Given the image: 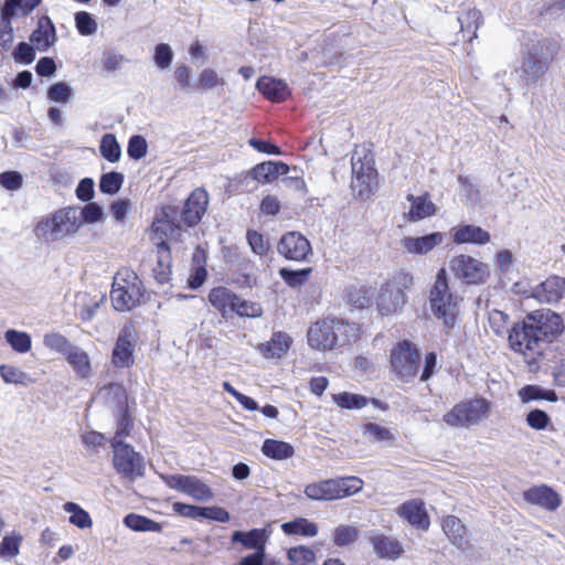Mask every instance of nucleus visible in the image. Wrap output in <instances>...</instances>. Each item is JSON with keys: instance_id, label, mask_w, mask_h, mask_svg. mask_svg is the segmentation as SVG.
I'll return each instance as SVG.
<instances>
[{"instance_id": "f257e3e1", "label": "nucleus", "mask_w": 565, "mask_h": 565, "mask_svg": "<svg viewBox=\"0 0 565 565\" xmlns=\"http://www.w3.org/2000/svg\"><path fill=\"white\" fill-rule=\"evenodd\" d=\"M563 330V320L558 313L550 309L534 310L512 327L508 338L509 347L531 365L537 362L547 345Z\"/></svg>"}, {"instance_id": "f03ea898", "label": "nucleus", "mask_w": 565, "mask_h": 565, "mask_svg": "<svg viewBox=\"0 0 565 565\" xmlns=\"http://www.w3.org/2000/svg\"><path fill=\"white\" fill-rule=\"evenodd\" d=\"M358 335L359 330L354 323L333 318L310 326L307 340L312 349L328 351L350 344Z\"/></svg>"}, {"instance_id": "7ed1b4c3", "label": "nucleus", "mask_w": 565, "mask_h": 565, "mask_svg": "<svg viewBox=\"0 0 565 565\" xmlns=\"http://www.w3.org/2000/svg\"><path fill=\"white\" fill-rule=\"evenodd\" d=\"M559 44L553 39H544L527 49L522 57L521 66L515 72L521 73L525 85L535 84L550 67V63L559 52Z\"/></svg>"}, {"instance_id": "20e7f679", "label": "nucleus", "mask_w": 565, "mask_h": 565, "mask_svg": "<svg viewBox=\"0 0 565 565\" xmlns=\"http://www.w3.org/2000/svg\"><path fill=\"white\" fill-rule=\"evenodd\" d=\"M429 302L437 319L443 321L447 334L454 329L458 312V302L450 292L445 268H440L436 275L435 284L430 290Z\"/></svg>"}, {"instance_id": "39448f33", "label": "nucleus", "mask_w": 565, "mask_h": 565, "mask_svg": "<svg viewBox=\"0 0 565 565\" xmlns=\"http://www.w3.org/2000/svg\"><path fill=\"white\" fill-rule=\"evenodd\" d=\"M363 480L359 477H340L310 483L305 494L316 501H333L351 497L363 489Z\"/></svg>"}, {"instance_id": "423d86ee", "label": "nucleus", "mask_w": 565, "mask_h": 565, "mask_svg": "<svg viewBox=\"0 0 565 565\" xmlns=\"http://www.w3.org/2000/svg\"><path fill=\"white\" fill-rule=\"evenodd\" d=\"M81 223L79 210L77 207H67L39 222L35 233L47 242H54L76 233Z\"/></svg>"}, {"instance_id": "0eeeda50", "label": "nucleus", "mask_w": 565, "mask_h": 565, "mask_svg": "<svg viewBox=\"0 0 565 565\" xmlns=\"http://www.w3.org/2000/svg\"><path fill=\"white\" fill-rule=\"evenodd\" d=\"M140 286L141 281L132 270H119L114 277L110 291V300L115 310L121 312L131 310L142 296Z\"/></svg>"}, {"instance_id": "6e6552de", "label": "nucleus", "mask_w": 565, "mask_h": 565, "mask_svg": "<svg viewBox=\"0 0 565 565\" xmlns=\"http://www.w3.org/2000/svg\"><path fill=\"white\" fill-rule=\"evenodd\" d=\"M352 181L351 189L360 199H366L371 194L376 177L374 157L365 148H356L351 158Z\"/></svg>"}, {"instance_id": "1a4fd4ad", "label": "nucleus", "mask_w": 565, "mask_h": 565, "mask_svg": "<svg viewBox=\"0 0 565 565\" xmlns=\"http://www.w3.org/2000/svg\"><path fill=\"white\" fill-rule=\"evenodd\" d=\"M489 403L484 398H475L456 404L443 420L454 428H469L487 418Z\"/></svg>"}, {"instance_id": "9d476101", "label": "nucleus", "mask_w": 565, "mask_h": 565, "mask_svg": "<svg viewBox=\"0 0 565 565\" xmlns=\"http://www.w3.org/2000/svg\"><path fill=\"white\" fill-rule=\"evenodd\" d=\"M111 447L114 450V467L118 473L130 481L143 476V458L130 445L121 440V431L114 436Z\"/></svg>"}, {"instance_id": "9b49d317", "label": "nucleus", "mask_w": 565, "mask_h": 565, "mask_svg": "<svg viewBox=\"0 0 565 565\" xmlns=\"http://www.w3.org/2000/svg\"><path fill=\"white\" fill-rule=\"evenodd\" d=\"M41 2L29 0H4L0 9V45L9 49L13 42L12 20L28 17Z\"/></svg>"}, {"instance_id": "f8f14e48", "label": "nucleus", "mask_w": 565, "mask_h": 565, "mask_svg": "<svg viewBox=\"0 0 565 565\" xmlns=\"http://www.w3.org/2000/svg\"><path fill=\"white\" fill-rule=\"evenodd\" d=\"M420 354L416 345L409 341H402L391 351L393 371L403 382H411L419 370Z\"/></svg>"}, {"instance_id": "ddd939ff", "label": "nucleus", "mask_w": 565, "mask_h": 565, "mask_svg": "<svg viewBox=\"0 0 565 565\" xmlns=\"http://www.w3.org/2000/svg\"><path fill=\"white\" fill-rule=\"evenodd\" d=\"M152 237L153 244L157 246L158 252V260L157 265L153 267L152 273L156 281L160 285H163L170 280L171 275V266H170V248L167 242L160 235V232L167 235V231L170 230L171 236L177 232L180 235L181 228L177 226L175 228L168 222L160 221L158 223L152 224Z\"/></svg>"}, {"instance_id": "4468645a", "label": "nucleus", "mask_w": 565, "mask_h": 565, "mask_svg": "<svg viewBox=\"0 0 565 565\" xmlns=\"http://www.w3.org/2000/svg\"><path fill=\"white\" fill-rule=\"evenodd\" d=\"M449 268L456 278L470 285L483 284L489 276L486 264L465 254L454 256L449 263Z\"/></svg>"}, {"instance_id": "2eb2a0df", "label": "nucleus", "mask_w": 565, "mask_h": 565, "mask_svg": "<svg viewBox=\"0 0 565 565\" xmlns=\"http://www.w3.org/2000/svg\"><path fill=\"white\" fill-rule=\"evenodd\" d=\"M162 479L169 488L191 495L195 500L209 501L213 498V492L207 484L194 476L170 475Z\"/></svg>"}, {"instance_id": "dca6fc26", "label": "nucleus", "mask_w": 565, "mask_h": 565, "mask_svg": "<svg viewBox=\"0 0 565 565\" xmlns=\"http://www.w3.org/2000/svg\"><path fill=\"white\" fill-rule=\"evenodd\" d=\"M137 341V331L131 324L125 326L116 340L111 354L116 367H130L134 364V351Z\"/></svg>"}, {"instance_id": "f3484780", "label": "nucleus", "mask_w": 565, "mask_h": 565, "mask_svg": "<svg viewBox=\"0 0 565 565\" xmlns=\"http://www.w3.org/2000/svg\"><path fill=\"white\" fill-rule=\"evenodd\" d=\"M277 250L286 259L303 262L311 253V245L302 234L288 232L279 239Z\"/></svg>"}, {"instance_id": "a211bd4d", "label": "nucleus", "mask_w": 565, "mask_h": 565, "mask_svg": "<svg viewBox=\"0 0 565 565\" xmlns=\"http://www.w3.org/2000/svg\"><path fill=\"white\" fill-rule=\"evenodd\" d=\"M375 555L382 559H397L404 552L402 543L390 535L372 530L365 533Z\"/></svg>"}, {"instance_id": "6ab92c4d", "label": "nucleus", "mask_w": 565, "mask_h": 565, "mask_svg": "<svg viewBox=\"0 0 565 565\" xmlns=\"http://www.w3.org/2000/svg\"><path fill=\"white\" fill-rule=\"evenodd\" d=\"M396 513L408 524L419 530L427 531L430 525L425 504L419 499H412L402 503L396 509Z\"/></svg>"}, {"instance_id": "aec40b11", "label": "nucleus", "mask_w": 565, "mask_h": 565, "mask_svg": "<svg viewBox=\"0 0 565 565\" xmlns=\"http://www.w3.org/2000/svg\"><path fill=\"white\" fill-rule=\"evenodd\" d=\"M209 204L207 192L203 189L194 190L188 198L182 211V221L188 226H195L206 212Z\"/></svg>"}, {"instance_id": "412c9836", "label": "nucleus", "mask_w": 565, "mask_h": 565, "mask_svg": "<svg viewBox=\"0 0 565 565\" xmlns=\"http://www.w3.org/2000/svg\"><path fill=\"white\" fill-rule=\"evenodd\" d=\"M523 499L530 504L541 507L548 511H555L562 504L559 494L545 484L525 490L523 492Z\"/></svg>"}, {"instance_id": "4be33fe9", "label": "nucleus", "mask_w": 565, "mask_h": 565, "mask_svg": "<svg viewBox=\"0 0 565 565\" xmlns=\"http://www.w3.org/2000/svg\"><path fill=\"white\" fill-rule=\"evenodd\" d=\"M406 302L405 292L392 288L386 282L379 290L376 308L381 316L396 313Z\"/></svg>"}, {"instance_id": "5701e85b", "label": "nucleus", "mask_w": 565, "mask_h": 565, "mask_svg": "<svg viewBox=\"0 0 565 565\" xmlns=\"http://www.w3.org/2000/svg\"><path fill=\"white\" fill-rule=\"evenodd\" d=\"M174 510L181 515L195 520L209 519L225 523L231 519L230 513L220 507H196L185 503H175Z\"/></svg>"}, {"instance_id": "b1692460", "label": "nucleus", "mask_w": 565, "mask_h": 565, "mask_svg": "<svg viewBox=\"0 0 565 565\" xmlns=\"http://www.w3.org/2000/svg\"><path fill=\"white\" fill-rule=\"evenodd\" d=\"M565 294V279L558 276L548 277L533 289V297L540 302H558Z\"/></svg>"}, {"instance_id": "393cba45", "label": "nucleus", "mask_w": 565, "mask_h": 565, "mask_svg": "<svg viewBox=\"0 0 565 565\" xmlns=\"http://www.w3.org/2000/svg\"><path fill=\"white\" fill-rule=\"evenodd\" d=\"M445 234L440 232H434L419 237H404L401 244L403 248L409 254L425 255L431 252L436 246L443 244Z\"/></svg>"}, {"instance_id": "a878e982", "label": "nucleus", "mask_w": 565, "mask_h": 565, "mask_svg": "<svg viewBox=\"0 0 565 565\" xmlns=\"http://www.w3.org/2000/svg\"><path fill=\"white\" fill-rule=\"evenodd\" d=\"M450 234L456 244L484 245L490 242V234L480 226L472 224L455 226Z\"/></svg>"}, {"instance_id": "bb28decb", "label": "nucleus", "mask_w": 565, "mask_h": 565, "mask_svg": "<svg viewBox=\"0 0 565 565\" xmlns=\"http://www.w3.org/2000/svg\"><path fill=\"white\" fill-rule=\"evenodd\" d=\"M56 41L55 26L52 20L44 15L39 19L36 29L30 35V42L39 51H47Z\"/></svg>"}, {"instance_id": "cd10ccee", "label": "nucleus", "mask_w": 565, "mask_h": 565, "mask_svg": "<svg viewBox=\"0 0 565 565\" xmlns=\"http://www.w3.org/2000/svg\"><path fill=\"white\" fill-rule=\"evenodd\" d=\"M256 87L271 102H282L290 95V89L284 81L270 76L260 77Z\"/></svg>"}, {"instance_id": "c85d7f7f", "label": "nucleus", "mask_w": 565, "mask_h": 565, "mask_svg": "<svg viewBox=\"0 0 565 565\" xmlns=\"http://www.w3.org/2000/svg\"><path fill=\"white\" fill-rule=\"evenodd\" d=\"M443 530L449 541L458 548L465 551L470 547L467 530L461 520L455 515H448L443 520Z\"/></svg>"}, {"instance_id": "c756f323", "label": "nucleus", "mask_w": 565, "mask_h": 565, "mask_svg": "<svg viewBox=\"0 0 565 565\" xmlns=\"http://www.w3.org/2000/svg\"><path fill=\"white\" fill-rule=\"evenodd\" d=\"M407 200L411 202L407 215L408 220L412 222L424 220L436 213V205L427 193L418 196L409 194L407 195Z\"/></svg>"}, {"instance_id": "7c9ffc66", "label": "nucleus", "mask_w": 565, "mask_h": 565, "mask_svg": "<svg viewBox=\"0 0 565 565\" xmlns=\"http://www.w3.org/2000/svg\"><path fill=\"white\" fill-rule=\"evenodd\" d=\"M289 172V167L280 161H266L257 164L252 170L253 178L263 183H270L279 175H285Z\"/></svg>"}, {"instance_id": "2f4dec72", "label": "nucleus", "mask_w": 565, "mask_h": 565, "mask_svg": "<svg viewBox=\"0 0 565 565\" xmlns=\"http://www.w3.org/2000/svg\"><path fill=\"white\" fill-rule=\"evenodd\" d=\"M462 40L472 41L477 38V30L481 21V12L476 8H468L462 10L458 18Z\"/></svg>"}, {"instance_id": "473e14b6", "label": "nucleus", "mask_w": 565, "mask_h": 565, "mask_svg": "<svg viewBox=\"0 0 565 565\" xmlns=\"http://www.w3.org/2000/svg\"><path fill=\"white\" fill-rule=\"evenodd\" d=\"M64 358L78 377L87 379L90 376V359L87 352L83 349L77 345H73Z\"/></svg>"}, {"instance_id": "72a5a7b5", "label": "nucleus", "mask_w": 565, "mask_h": 565, "mask_svg": "<svg viewBox=\"0 0 565 565\" xmlns=\"http://www.w3.org/2000/svg\"><path fill=\"white\" fill-rule=\"evenodd\" d=\"M291 339L285 332H275L269 341L263 343L259 351L266 359H279L289 349Z\"/></svg>"}, {"instance_id": "f704fd0d", "label": "nucleus", "mask_w": 565, "mask_h": 565, "mask_svg": "<svg viewBox=\"0 0 565 565\" xmlns=\"http://www.w3.org/2000/svg\"><path fill=\"white\" fill-rule=\"evenodd\" d=\"M265 532L259 529H254L249 532L235 531L232 534L233 543H242L244 547L255 550V552L263 551L265 553Z\"/></svg>"}, {"instance_id": "c9c22d12", "label": "nucleus", "mask_w": 565, "mask_h": 565, "mask_svg": "<svg viewBox=\"0 0 565 565\" xmlns=\"http://www.w3.org/2000/svg\"><path fill=\"white\" fill-rule=\"evenodd\" d=\"M209 300L215 309L226 315L235 306L236 294L225 287H216L210 291Z\"/></svg>"}, {"instance_id": "e433bc0d", "label": "nucleus", "mask_w": 565, "mask_h": 565, "mask_svg": "<svg viewBox=\"0 0 565 565\" xmlns=\"http://www.w3.org/2000/svg\"><path fill=\"white\" fill-rule=\"evenodd\" d=\"M281 530L287 535L313 537L318 534L317 524L306 518H297L290 522H285L281 524Z\"/></svg>"}, {"instance_id": "4c0bfd02", "label": "nucleus", "mask_w": 565, "mask_h": 565, "mask_svg": "<svg viewBox=\"0 0 565 565\" xmlns=\"http://www.w3.org/2000/svg\"><path fill=\"white\" fill-rule=\"evenodd\" d=\"M347 300L356 308L369 307L374 298L372 287L365 285H352L347 289Z\"/></svg>"}, {"instance_id": "58836bf2", "label": "nucleus", "mask_w": 565, "mask_h": 565, "mask_svg": "<svg viewBox=\"0 0 565 565\" xmlns=\"http://www.w3.org/2000/svg\"><path fill=\"white\" fill-rule=\"evenodd\" d=\"M262 451L266 457L275 460H284L294 455V447L286 441L266 439L262 446Z\"/></svg>"}, {"instance_id": "ea45409f", "label": "nucleus", "mask_w": 565, "mask_h": 565, "mask_svg": "<svg viewBox=\"0 0 565 565\" xmlns=\"http://www.w3.org/2000/svg\"><path fill=\"white\" fill-rule=\"evenodd\" d=\"M124 524L136 532H161L162 525L147 516L129 513L124 518Z\"/></svg>"}, {"instance_id": "a19ab883", "label": "nucleus", "mask_w": 565, "mask_h": 565, "mask_svg": "<svg viewBox=\"0 0 565 565\" xmlns=\"http://www.w3.org/2000/svg\"><path fill=\"white\" fill-rule=\"evenodd\" d=\"M518 395L523 403L533 401H557V395L553 390H545L537 385H525L519 391Z\"/></svg>"}, {"instance_id": "79ce46f5", "label": "nucleus", "mask_w": 565, "mask_h": 565, "mask_svg": "<svg viewBox=\"0 0 565 565\" xmlns=\"http://www.w3.org/2000/svg\"><path fill=\"white\" fill-rule=\"evenodd\" d=\"M64 511L70 513V522L79 529H89L93 521L87 511L81 508L77 503L66 502L63 507Z\"/></svg>"}, {"instance_id": "37998d69", "label": "nucleus", "mask_w": 565, "mask_h": 565, "mask_svg": "<svg viewBox=\"0 0 565 565\" xmlns=\"http://www.w3.org/2000/svg\"><path fill=\"white\" fill-rule=\"evenodd\" d=\"M6 341L18 353H26L31 350L32 340L29 333L18 330H7L4 333Z\"/></svg>"}, {"instance_id": "c03bdc74", "label": "nucleus", "mask_w": 565, "mask_h": 565, "mask_svg": "<svg viewBox=\"0 0 565 565\" xmlns=\"http://www.w3.org/2000/svg\"><path fill=\"white\" fill-rule=\"evenodd\" d=\"M360 535V531L352 525L341 524L333 531V543L343 547L353 544Z\"/></svg>"}, {"instance_id": "a18cd8bd", "label": "nucleus", "mask_w": 565, "mask_h": 565, "mask_svg": "<svg viewBox=\"0 0 565 565\" xmlns=\"http://www.w3.org/2000/svg\"><path fill=\"white\" fill-rule=\"evenodd\" d=\"M100 153L109 162H117L121 157V149L113 134H106L100 141Z\"/></svg>"}, {"instance_id": "49530a36", "label": "nucleus", "mask_w": 565, "mask_h": 565, "mask_svg": "<svg viewBox=\"0 0 565 565\" xmlns=\"http://www.w3.org/2000/svg\"><path fill=\"white\" fill-rule=\"evenodd\" d=\"M0 375H1L2 380L9 384H20V385L26 386L30 383H32V380L29 374H26L25 372L21 371L20 369L15 367L13 365H7V364L1 365L0 366Z\"/></svg>"}, {"instance_id": "de8ad7c7", "label": "nucleus", "mask_w": 565, "mask_h": 565, "mask_svg": "<svg viewBox=\"0 0 565 565\" xmlns=\"http://www.w3.org/2000/svg\"><path fill=\"white\" fill-rule=\"evenodd\" d=\"M43 344L45 348L55 351L57 353H61L65 356V354L71 350V348L74 345L71 343L66 337L58 332H49L44 334L43 337Z\"/></svg>"}, {"instance_id": "09e8293b", "label": "nucleus", "mask_w": 565, "mask_h": 565, "mask_svg": "<svg viewBox=\"0 0 565 565\" xmlns=\"http://www.w3.org/2000/svg\"><path fill=\"white\" fill-rule=\"evenodd\" d=\"M290 565H315L316 554L306 546H296L288 551Z\"/></svg>"}, {"instance_id": "8fccbe9b", "label": "nucleus", "mask_w": 565, "mask_h": 565, "mask_svg": "<svg viewBox=\"0 0 565 565\" xmlns=\"http://www.w3.org/2000/svg\"><path fill=\"white\" fill-rule=\"evenodd\" d=\"M333 401L338 406L347 409H360L367 404L366 397L348 392L333 395Z\"/></svg>"}, {"instance_id": "3c124183", "label": "nucleus", "mask_w": 565, "mask_h": 565, "mask_svg": "<svg viewBox=\"0 0 565 565\" xmlns=\"http://www.w3.org/2000/svg\"><path fill=\"white\" fill-rule=\"evenodd\" d=\"M124 183V174L119 172H108L102 175L99 190L106 194L117 193Z\"/></svg>"}, {"instance_id": "603ef678", "label": "nucleus", "mask_w": 565, "mask_h": 565, "mask_svg": "<svg viewBox=\"0 0 565 565\" xmlns=\"http://www.w3.org/2000/svg\"><path fill=\"white\" fill-rule=\"evenodd\" d=\"M311 271V268H302L299 270L281 268L279 270V275L288 286L295 288L303 285L307 281Z\"/></svg>"}, {"instance_id": "864d4df0", "label": "nucleus", "mask_w": 565, "mask_h": 565, "mask_svg": "<svg viewBox=\"0 0 565 565\" xmlns=\"http://www.w3.org/2000/svg\"><path fill=\"white\" fill-rule=\"evenodd\" d=\"M75 25L81 35H93L97 31V22L93 15L86 11L75 13Z\"/></svg>"}, {"instance_id": "5fc2aeb1", "label": "nucleus", "mask_w": 565, "mask_h": 565, "mask_svg": "<svg viewBox=\"0 0 565 565\" xmlns=\"http://www.w3.org/2000/svg\"><path fill=\"white\" fill-rule=\"evenodd\" d=\"M232 312L241 317L256 318L262 316L263 311L258 303L247 301L236 295L235 306H233Z\"/></svg>"}, {"instance_id": "6e6d98bb", "label": "nucleus", "mask_w": 565, "mask_h": 565, "mask_svg": "<svg viewBox=\"0 0 565 565\" xmlns=\"http://www.w3.org/2000/svg\"><path fill=\"white\" fill-rule=\"evenodd\" d=\"M22 536L20 534L6 535L0 543L1 557H14L19 554Z\"/></svg>"}, {"instance_id": "4d7b16f0", "label": "nucleus", "mask_w": 565, "mask_h": 565, "mask_svg": "<svg viewBox=\"0 0 565 565\" xmlns=\"http://www.w3.org/2000/svg\"><path fill=\"white\" fill-rule=\"evenodd\" d=\"M224 84V78L218 76L216 71L213 68H204L199 76L198 85L205 90L213 89L217 86H223Z\"/></svg>"}, {"instance_id": "13d9d810", "label": "nucleus", "mask_w": 565, "mask_h": 565, "mask_svg": "<svg viewBox=\"0 0 565 565\" xmlns=\"http://www.w3.org/2000/svg\"><path fill=\"white\" fill-rule=\"evenodd\" d=\"M148 145L146 139L140 135L130 137L127 146V153L134 160L142 159L147 153Z\"/></svg>"}, {"instance_id": "bf43d9fd", "label": "nucleus", "mask_w": 565, "mask_h": 565, "mask_svg": "<svg viewBox=\"0 0 565 565\" xmlns=\"http://www.w3.org/2000/svg\"><path fill=\"white\" fill-rule=\"evenodd\" d=\"M153 60L159 68H169L173 60V51L171 46L167 43L158 44L154 49Z\"/></svg>"}, {"instance_id": "052dcab7", "label": "nucleus", "mask_w": 565, "mask_h": 565, "mask_svg": "<svg viewBox=\"0 0 565 565\" xmlns=\"http://www.w3.org/2000/svg\"><path fill=\"white\" fill-rule=\"evenodd\" d=\"M125 56L114 50H108L103 53L102 65L108 73H115L122 68Z\"/></svg>"}, {"instance_id": "680f3d73", "label": "nucleus", "mask_w": 565, "mask_h": 565, "mask_svg": "<svg viewBox=\"0 0 565 565\" xmlns=\"http://www.w3.org/2000/svg\"><path fill=\"white\" fill-rule=\"evenodd\" d=\"M525 422L532 429L543 430L551 423V418L544 411L535 408L527 413Z\"/></svg>"}, {"instance_id": "e2e57ef3", "label": "nucleus", "mask_w": 565, "mask_h": 565, "mask_svg": "<svg viewBox=\"0 0 565 565\" xmlns=\"http://www.w3.org/2000/svg\"><path fill=\"white\" fill-rule=\"evenodd\" d=\"M13 58L17 63L31 64L35 58L34 47L26 42H20L13 51Z\"/></svg>"}, {"instance_id": "0e129e2a", "label": "nucleus", "mask_w": 565, "mask_h": 565, "mask_svg": "<svg viewBox=\"0 0 565 565\" xmlns=\"http://www.w3.org/2000/svg\"><path fill=\"white\" fill-rule=\"evenodd\" d=\"M363 434L371 441H386L391 438L390 430L375 423L366 424L363 428Z\"/></svg>"}, {"instance_id": "69168bd1", "label": "nucleus", "mask_w": 565, "mask_h": 565, "mask_svg": "<svg viewBox=\"0 0 565 565\" xmlns=\"http://www.w3.org/2000/svg\"><path fill=\"white\" fill-rule=\"evenodd\" d=\"M47 97L56 103H66L71 97V87L64 82L55 83L50 86Z\"/></svg>"}, {"instance_id": "338daca9", "label": "nucleus", "mask_w": 565, "mask_h": 565, "mask_svg": "<svg viewBox=\"0 0 565 565\" xmlns=\"http://www.w3.org/2000/svg\"><path fill=\"white\" fill-rule=\"evenodd\" d=\"M246 237H247L248 245L250 246L252 250L255 254L263 256L268 252L269 245L264 239V236L262 234H259L258 232L248 231Z\"/></svg>"}, {"instance_id": "774afa93", "label": "nucleus", "mask_w": 565, "mask_h": 565, "mask_svg": "<svg viewBox=\"0 0 565 565\" xmlns=\"http://www.w3.org/2000/svg\"><path fill=\"white\" fill-rule=\"evenodd\" d=\"M104 215L103 209L97 203H88L79 210V221L84 220L88 223L98 222Z\"/></svg>"}]
</instances>
